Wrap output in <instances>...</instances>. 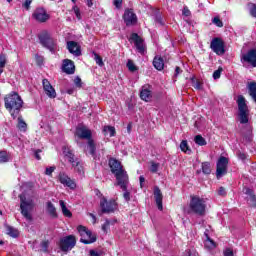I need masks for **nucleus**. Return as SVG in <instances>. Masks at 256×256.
I'll return each mask as SVG.
<instances>
[{"label": "nucleus", "instance_id": "obj_61", "mask_svg": "<svg viewBox=\"0 0 256 256\" xmlns=\"http://www.w3.org/2000/svg\"><path fill=\"white\" fill-rule=\"evenodd\" d=\"M188 256H197V252L195 250H189L188 252Z\"/></svg>", "mask_w": 256, "mask_h": 256}, {"label": "nucleus", "instance_id": "obj_19", "mask_svg": "<svg viewBox=\"0 0 256 256\" xmlns=\"http://www.w3.org/2000/svg\"><path fill=\"white\" fill-rule=\"evenodd\" d=\"M62 71L67 75H73L75 73V63L70 59L63 60Z\"/></svg>", "mask_w": 256, "mask_h": 256}, {"label": "nucleus", "instance_id": "obj_52", "mask_svg": "<svg viewBox=\"0 0 256 256\" xmlns=\"http://www.w3.org/2000/svg\"><path fill=\"white\" fill-rule=\"evenodd\" d=\"M248 201L251 203V205L256 206V197H255L254 194H251V195L249 196Z\"/></svg>", "mask_w": 256, "mask_h": 256}, {"label": "nucleus", "instance_id": "obj_45", "mask_svg": "<svg viewBox=\"0 0 256 256\" xmlns=\"http://www.w3.org/2000/svg\"><path fill=\"white\" fill-rule=\"evenodd\" d=\"M249 11H250V15H252V17L256 18V5L255 4H249Z\"/></svg>", "mask_w": 256, "mask_h": 256}, {"label": "nucleus", "instance_id": "obj_20", "mask_svg": "<svg viewBox=\"0 0 256 256\" xmlns=\"http://www.w3.org/2000/svg\"><path fill=\"white\" fill-rule=\"evenodd\" d=\"M67 49L69 53L74 55L75 57H80L81 55V47H79V44L75 41H68L67 42Z\"/></svg>", "mask_w": 256, "mask_h": 256}, {"label": "nucleus", "instance_id": "obj_30", "mask_svg": "<svg viewBox=\"0 0 256 256\" xmlns=\"http://www.w3.org/2000/svg\"><path fill=\"white\" fill-rule=\"evenodd\" d=\"M194 142L196 143V145H199L200 147H204L205 145H207V140H205V138H203V136L201 135H196L194 137Z\"/></svg>", "mask_w": 256, "mask_h": 256}, {"label": "nucleus", "instance_id": "obj_50", "mask_svg": "<svg viewBox=\"0 0 256 256\" xmlns=\"http://www.w3.org/2000/svg\"><path fill=\"white\" fill-rule=\"evenodd\" d=\"M73 11L75 13V16L77 17L78 20H81V12L79 11V7L74 6Z\"/></svg>", "mask_w": 256, "mask_h": 256}, {"label": "nucleus", "instance_id": "obj_2", "mask_svg": "<svg viewBox=\"0 0 256 256\" xmlns=\"http://www.w3.org/2000/svg\"><path fill=\"white\" fill-rule=\"evenodd\" d=\"M20 199V209L21 214L27 221H31L33 216H31V211L35 207V193L33 192H24L19 195Z\"/></svg>", "mask_w": 256, "mask_h": 256}, {"label": "nucleus", "instance_id": "obj_34", "mask_svg": "<svg viewBox=\"0 0 256 256\" xmlns=\"http://www.w3.org/2000/svg\"><path fill=\"white\" fill-rule=\"evenodd\" d=\"M202 172L204 173V175H210L211 174V163L203 162L202 163Z\"/></svg>", "mask_w": 256, "mask_h": 256}, {"label": "nucleus", "instance_id": "obj_64", "mask_svg": "<svg viewBox=\"0 0 256 256\" xmlns=\"http://www.w3.org/2000/svg\"><path fill=\"white\" fill-rule=\"evenodd\" d=\"M179 73H181V68L179 66H177L175 68V77H177V75H179Z\"/></svg>", "mask_w": 256, "mask_h": 256}, {"label": "nucleus", "instance_id": "obj_62", "mask_svg": "<svg viewBox=\"0 0 256 256\" xmlns=\"http://www.w3.org/2000/svg\"><path fill=\"white\" fill-rule=\"evenodd\" d=\"M90 256H101V254L95 250H90Z\"/></svg>", "mask_w": 256, "mask_h": 256}, {"label": "nucleus", "instance_id": "obj_31", "mask_svg": "<svg viewBox=\"0 0 256 256\" xmlns=\"http://www.w3.org/2000/svg\"><path fill=\"white\" fill-rule=\"evenodd\" d=\"M47 211L52 217H57V209L55 208V205H53V203H47Z\"/></svg>", "mask_w": 256, "mask_h": 256}, {"label": "nucleus", "instance_id": "obj_5", "mask_svg": "<svg viewBox=\"0 0 256 256\" xmlns=\"http://www.w3.org/2000/svg\"><path fill=\"white\" fill-rule=\"evenodd\" d=\"M236 103L238 105V116L240 123H242V125L249 123V106H247V100L243 97V95H239Z\"/></svg>", "mask_w": 256, "mask_h": 256}, {"label": "nucleus", "instance_id": "obj_59", "mask_svg": "<svg viewBox=\"0 0 256 256\" xmlns=\"http://www.w3.org/2000/svg\"><path fill=\"white\" fill-rule=\"evenodd\" d=\"M31 3H33V0H26L25 3H24L25 9H29Z\"/></svg>", "mask_w": 256, "mask_h": 256}, {"label": "nucleus", "instance_id": "obj_3", "mask_svg": "<svg viewBox=\"0 0 256 256\" xmlns=\"http://www.w3.org/2000/svg\"><path fill=\"white\" fill-rule=\"evenodd\" d=\"M22 107L23 100L19 94L13 93L5 97V108L7 111H9L13 119H17V117H19V113L21 112Z\"/></svg>", "mask_w": 256, "mask_h": 256}, {"label": "nucleus", "instance_id": "obj_23", "mask_svg": "<svg viewBox=\"0 0 256 256\" xmlns=\"http://www.w3.org/2000/svg\"><path fill=\"white\" fill-rule=\"evenodd\" d=\"M205 235V240H204V246L206 249H208L209 251H213V249H215L217 247V243H215V241H213V239L209 238V234H207V232L204 233Z\"/></svg>", "mask_w": 256, "mask_h": 256}, {"label": "nucleus", "instance_id": "obj_48", "mask_svg": "<svg viewBox=\"0 0 256 256\" xmlns=\"http://www.w3.org/2000/svg\"><path fill=\"white\" fill-rule=\"evenodd\" d=\"M41 248L44 253H47V249H49V241H43L41 243Z\"/></svg>", "mask_w": 256, "mask_h": 256}, {"label": "nucleus", "instance_id": "obj_25", "mask_svg": "<svg viewBox=\"0 0 256 256\" xmlns=\"http://www.w3.org/2000/svg\"><path fill=\"white\" fill-rule=\"evenodd\" d=\"M248 93L250 97L255 101L256 103V82H250L247 85Z\"/></svg>", "mask_w": 256, "mask_h": 256}, {"label": "nucleus", "instance_id": "obj_38", "mask_svg": "<svg viewBox=\"0 0 256 256\" xmlns=\"http://www.w3.org/2000/svg\"><path fill=\"white\" fill-rule=\"evenodd\" d=\"M72 167H74L75 171H77V173H79V175H83V173H84L83 163L77 161L75 163V166H72Z\"/></svg>", "mask_w": 256, "mask_h": 256}, {"label": "nucleus", "instance_id": "obj_35", "mask_svg": "<svg viewBox=\"0 0 256 256\" xmlns=\"http://www.w3.org/2000/svg\"><path fill=\"white\" fill-rule=\"evenodd\" d=\"M5 65H7V56L5 54H0V75L3 73Z\"/></svg>", "mask_w": 256, "mask_h": 256}, {"label": "nucleus", "instance_id": "obj_17", "mask_svg": "<svg viewBox=\"0 0 256 256\" xmlns=\"http://www.w3.org/2000/svg\"><path fill=\"white\" fill-rule=\"evenodd\" d=\"M58 180L62 185H64V187H69V189H75V187H77L75 181L69 178L68 175L65 174V172L59 173Z\"/></svg>", "mask_w": 256, "mask_h": 256}, {"label": "nucleus", "instance_id": "obj_44", "mask_svg": "<svg viewBox=\"0 0 256 256\" xmlns=\"http://www.w3.org/2000/svg\"><path fill=\"white\" fill-rule=\"evenodd\" d=\"M127 67L129 71H137V66H135V63H133V60H128Z\"/></svg>", "mask_w": 256, "mask_h": 256}, {"label": "nucleus", "instance_id": "obj_15", "mask_svg": "<svg viewBox=\"0 0 256 256\" xmlns=\"http://www.w3.org/2000/svg\"><path fill=\"white\" fill-rule=\"evenodd\" d=\"M32 17L39 23H45L46 21H49V14H47V11L44 8H37L34 11Z\"/></svg>", "mask_w": 256, "mask_h": 256}, {"label": "nucleus", "instance_id": "obj_16", "mask_svg": "<svg viewBox=\"0 0 256 256\" xmlns=\"http://www.w3.org/2000/svg\"><path fill=\"white\" fill-rule=\"evenodd\" d=\"M123 19L127 26L135 25L137 23V15L133 12V9H126Z\"/></svg>", "mask_w": 256, "mask_h": 256}, {"label": "nucleus", "instance_id": "obj_57", "mask_svg": "<svg viewBox=\"0 0 256 256\" xmlns=\"http://www.w3.org/2000/svg\"><path fill=\"white\" fill-rule=\"evenodd\" d=\"M243 192H244L246 195H249V197H251V195H253V190H252V189H249V188H244V189H243Z\"/></svg>", "mask_w": 256, "mask_h": 256}, {"label": "nucleus", "instance_id": "obj_4", "mask_svg": "<svg viewBox=\"0 0 256 256\" xmlns=\"http://www.w3.org/2000/svg\"><path fill=\"white\" fill-rule=\"evenodd\" d=\"M189 209L191 213H195L196 215H203L205 213V209H207V202L204 198L193 195L190 199Z\"/></svg>", "mask_w": 256, "mask_h": 256}, {"label": "nucleus", "instance_id": "obj_55", "mask_svg": "<svg viewBox=\"0 0 256 256\" xmlns=\"http://www.w3.org/2000/svg\"><path fill=\"white\" fill-rule=\"evenodd\" d=\"M74 84L76 85V87L81 88V87H82V85H81V78L76 77V78L74 79Z\"/></svg>", "mask_w": 256, "mask_h": 256}, {"label": "nucleus", "instance_id": "obj_32", "mask_svg": "<svg viewBox=\"0 0 256 256\" xmlns=\"http://www.w3.org/2000/svg\"><path fill=\"white\" fill-rule=\"evenodd\" d=\"M180 149L181 151H183L184 153H187V155H191V149H189V144L187 143L186 140H183L180 143Z\"/></svg>", "mask_w": 256, "mask_h": 256}, {"label": "nucleus", "instance_id": "obj_1", "mask_svg": "<svg viewBox=\"0 0 256 256\" xmlns=\"http://www.w3.org/2000/svg\"><path fill=\"white\" fill-rule=\"evenodd\" d=\"M109 167L113 175H115L120 189H125L126 185H129V175L127 174V171L123 169L121 162L115 158H111L109 160Z\"/></svg>", "mask_w": 256, "mask_h": 256}, {"label": "nucleus", "instance_id": "obj_8", "mask_svg": "<svg viewBox=\"0 0 256 256\" xmlns=\"http://www.w3.org/2000/svg\"><path fill=\"white\" fill-rule=\"evenodd\" d=\"M100 208L103 213H115L117 211V202L115 200L107 201V198H102Z\"/></svg>", "mask_w": 256, "mask_h": 256}, {"label": "nucleus", "instance_id": "obj_33", "mask_svg": "<svg viewBox=\"0 0 256 256\" xmlns=\"http://www.w3.org/2000/svg\"><path fill=\"white\" fill-rule=\"evenodd\" d=\"M11 159V156L6 151L0 152V163H7Z\"/></svg>", "mask_w": 256, "mask_h": 256}, {"label": "nucleus", "instance_id": "obj_21", "mask_svg": "<svg viewBox=\"0 0 256 256\" xmlns=\"http://www.w3.org/2000/svg\"><path fill=\"white\" fill-rule=\"evenodd\" d=\"M154 198L159 211H163V193L157 186L154 187Z\"/></svg>", "mask_w": 256, "mask_h": 256}, {"label": "nucleus", "instance_id": "obj_63", "mask_svg": "<svg viewBox=\"0 0 256 256\" xmlns=\"http://www.w3.org/2000/svg\"><path fill=\"white\" fill-rule=\"evenodd\" d=\"M89 217L92 218L93 223H97V217L93 213H89Z\"/></svg>", "mask_w": 256, "mask_h": 256}, {"label": "nucleus", "instance_id": "obj_24", "mask_svg": "<svg viewBox=\"0 0 256 256\" xmlns=\"http://www.w3.org/2000/svg\"><path fill=\"white\" fill-rule=\"evenodd\" d=\"M153 65L157 71H163L165 68V61L161 58V56H155L153 60Z\"/></svg>", "mask_w": 256, "mask_h": 256}, {"label": "nucleus", "instance_id": "obj_18", "mask_svg": "<svg viewBox=\"0 0 256 256\" xmlns=\"http://www.w3.org/2000/svg\"><path fill=\"white\" fill-rule=\"evenodd\" d=\"M43 89L50 99H55L57 97V92L55 91V88L51 85V82L47 79L42 80Z\"/></svg>", "mask_w": 256, "mask_h": 256}, {"label": "nucleus", "instance_id": "obj_13", "mask_svg": "<svg viewBox=\"0 0 256 256\" xmlns=\"http://www.w3.org/2000/svg\"><path fill=\"white\" fill-rule=\"evenodd\" d=\"M241 63H248L251 67H256V49H250L247 53L242 54Z\"/></svg>", "mask_w": 256, "mask_h": 256}, {"label": "nucleus", "instance_id": "obj_12", "mask_svg": "<svg viewBox=\"0 0 256 256\" xmlns=\"http://www.w3.org/2000/svg\"><path fill=\"white\" fill-rule=\"evenodd\" d=\"M210 48L216 55H225V42L221 38L212 39Z\"/></svg>", "mask_w": 256, "mask_h": 256}, {"label": "nucleus", "instance_id": "obj_58", "mask_svg": "<svg viewBox=\"0 0 256 256\" xmlns=\"http://www.w3.org/2000/svg\"><path fill=\"white\" fill-rule=\"evenodd\" d=\"M39 153H41V150H36L34 152V155H35V158L38 160V161H41V155H39Z\"/></svg>", "mask_w": 256, "mask_h": 256}, {"label": "nucleus", "instance_id": "obj_10", "mask_svg": "<svg viewBox=\"0 0 256 256\" xmlns=\"http://www.w3.org/2000/svg\"><path fill=\"white\" fill-rule=\"evenodd\" d=\"M75 135L79 139H87L89 141L93 137V132L87 126L80 124L76 127Z\"/></svg>", "mask_w": 256, "mask_h": 256}, {"label": "nucleus", "instance_id": "obj_36", "mask_svg": "<svg viewBox=\"0 0 256 256\" xmlns=\"http://www.w3.org/2000/svg\"><path fill=\"white\" fill-rule=\"evenodd\" d=\"M7 233L10 237H19V231L11 226H7Z\"/></svg>", "mask_w": 256, "mask_h": 256}, {"label": "nucleus", "instance_id": "obj_47", "mask_svg": "<svg viewBox=\"0 0 256 256\" xmlns=\"http://www.w3.org/2000/svg\"><path fill=\"white\" fill-rule=\"evenodd\" d=\"M158 169H159V164H157L155 162H152L151 167H150V171L152 173H157Z\"/></svg>", "mask_w": 256, "mask_h": 256}, {"label": "nucleus", "instance_id": "obj_26", "mask_svg": "<svg viewBox=\"0 0 256 256\" xmlns=\"http://www.w3.org/2000/svg\"><path fill=\"white\" fill-rule=\"evenodd\" d=\"M60 207L62 209V213L64 217H72L73 214L69 209H67V206L65 205V201L60 200Z\"/></svg>", "mask_w": 256, "mask_h": 256}, {"label": "nucleus", "instance_id": "obj_39", "mask_svg": "<svg viewBox=\"0 0 256 256\" xmlns=\"http://www.w3.org/2000/svg\"><path fill=\"white\" fill-rule=\"evenodd\" d=\"M65 157L66 159H68L69 163H72V166H75V163L78 161L77 159H75V155L71 152H68Z\"/></svg>", "mask_w": 256, "mask_h": 256}, {"label": "nucleus", "instance_id": "obj_41", "mask_svg": "<svg viewBox=\"0 0 256 256\" xmlns=\"http://www.w3.org/2000/svg\"><path fill=\"white\" fill-rule=\"evenodd\" d=\"M94 60L99 65V67H103V65H105V63H103V58H101V56H99L97 53H94Z\"/></svg>", "mask_w": 256, "mask_h": 256}, {"label": "nucleus", "instance_id": "obj_49", "mask_svg": "<svg viewBox=\"0 0 256 256\" xmlns=\"http://www.w3.org/2000/svg\"><path fill=\"white\" fill-rule=\"evenodd\" d=\"M54 171H55V166L48 167L45 170V175H48L49 177H51Z\"/></svg>", "mask_w": 256, "mask_h": 256}, {"label": "nucleus", "instance_id": "obj_46", "mask_svg": "<svg viewBox=\"0 0 256 256\" xmlns=\"http://www.w3.org/2000/svg\"><path fill=\"white\" fill-rule=\"evenodd\" d=\"M222 71H223V68H219L218 70H215L213 73V79H220Z\"/></svg>", "mask_w": 256, "mask_h": 256}, {"label": "nucleus", "instance_id": "obj_7", "mask_svg": "<svg viewBox=\"0 0 256 256\" xmlns=\"http://www.w3.org/2000/svg\"><path fill=\"white\" fill-rule=\"evenodd\" d=\"M39 40L41 45L44 46L46 49H49L51 53H55V51H57V40L53 39L49 32H42L39 35Z\"/></svg>", "mask_w": 256, "mask_h": 256}, {"label": "nucleus", "instance_id": "obj_22", "mask_svg": "<svg viewBox=\"0 0 256 256\" xmlns=\"http://www.w3.org/2000/svg\"><path fill=\"white\" fill-rule=\"evenodd\" d=\"M152 94H151V90L149 89V86H143L142 90L140 92V98L142 99V101H151L152 98Z\"/></svg>", "mask_w": 256, "mask_h": 256}, {"label": "nucleus", "instance_id": "obj_53", "mask_svg": "<svg viewBox=\"0 0 256 256\" xmlns=\"http://www.w3.org/2000/svg\"><path fill=\"white\" fill-rule=\"evenodd\" d=\"M113 4L117 9H121V5H123V0H114Z\"/></svg>", "mask_w": 256, "mask_h": 256}, {"label": "nucleus", "instance_id": "obj_11", "mask_svg": "<svg viewBox=\"0 0 256 256\" xmlns=\"http://www.w3.org/2000/svg\"><path fill=\"white\" fill-rule=\"evenodd\" d=\"M77 243V240L75 239V236L69 235L60 240V249L62 251H71L73 247H75Z\"/></svg>", "mask_w": 256, "mask_h": 256}, {"label": "nucleus", "instance_id": "obj_14", "mask_svg": "<svg viewBox=\"0 0 256 256\" xmlns=\"http://www.w3.org/2000/svg\"><path fill=\"white\" fill-rule=\"evenodd\" d=\"M130 43H134L138 53H145V44L143 43V38L137 33H133L129 39Z\"/></svg>", "mask_w": 256, "mask_h": 256}, {"label": "nucleus", "instance_id": "obj_51", "mask_svg": "<svg viewBox=\"0 0 256 256\" xmlns=\"http://www.w3.org/2000/svg\"><path fill=\"white\" fill-rule=\"evenodd\" d=\"M218 195H220V197H225V195H227V191L225 190V188L223 186H221L218 189Z\"/></svg>", "mask_w": 256, "mask_h": 256}, {"label": "nucleus", "instance_id": "obj_29", "mask_svg": "<svg viewBox=\"0 0 256 256\" xmlns=\"http://www.w3.org/2000/svg\"><path fill=\"white\" fill-rule=\"evenodd\" d=\"M104 135L109 137H115V127L113 126H104L103 128Z\"/></svg>", "mask_w": 256, "mask_h": 256}, {"label": "nucleus", "instance_id": "obj_42", "mask_svg": "<svg viewBox=\"0 0 256 256\" xmlns=\"http://www.w3.org/2000/svg\"><path fill=\"white\" fill-rule=\"evenodd\" d=\"M192 87H194V89H197L198 91H200V89H203V85L199 82V80L195 79H192Z\"/></svg>", "mask_w": 256, "mask_h": 256}, {"label": "nucleus", "instance_id": "obj_37", "mask_svg": "<svg viewBox=\"0 0 256 256\" xmlns=\"http://www.w3.org/2000/svg\"><path fill=\"white\" fill-rule=\"evenodd\" d=\"M88 149H89V153L90 155H95V141L92 140V138L90 140H88Z\"/></svg>", "mask_w": 256, "mask_h": 256}, {"label": "nucleus", "instance_id": "obj_60", "mask_svg": "<svg viewBox=\"0 0 256 256\" xmlns=\"http://www.w3.org/2000/svg\"><path fill=\"white\" fill-rule=\"evenodd\" d=\"M139 181H140V187H141V189H143V183H145V177L140 176Z\"/></svg>", "mask_w": 256, "mask_h": 256}, {"label": "nucleus", "instance_id": "obj_9", "mask_svg": "<svg viewBox=\"0 0 256 256\" xmlns=\"http://www.w3.org/2000/svg\"><path fill=\"white\" fill-rule=\"evenodd\" d=\"M227 165H229V159L221 156L217 162L216 177L221 179L223 175H227Z\"/></svg>", "mask_w": 256, "mask_h": 256}, {"label": "nucleus", "instance_id": "obj_56", "mask_svg": "<svg viewBox=\"0 0 256 256\" xmlns=\"http://www.w3.org/2000/svg\"><path fill=\"white\" fill-rule=\"evenodd\" d=\"M238 158L241 159V161H245V159H247V154L238 152Z\"/></svg>", "mask_w": 256, "mask_h": 256}, {"label": "nucleus", "instance_id": "obj_6", "mask_svg": "<svg viewBox=\"0 0 256 256\" xmlns=\"http://www.w3.org/2000/svg\"><path fill=\"white\" fill-rule=\"evenodd\" d=\"M77 231L81 236L80 241L84 243V245H91V243H95L97 241V236L91 232V230L87 229V227L80 225L77 227Z\"/></svg>", "mask_w": 256, "mask_h": 256}, {"label": "nucleus", "instance_id": "obj_27", "mask_svg": "<svg viewBox=\"0 0 256 256\" xmlns=\"http://www.w3.org/2000/svg\"><path fill=\"white\" fill-rule=\"evenodd\" d=\"M116 223H117V220L106 219L104 224L102 225V231H104V233H107L111 225H115Z\"/></svg>", "mask_w": 256, "mask_h": 256}, {"label": "nucleus", "instance_id": "obj_28", "mask_svg": "<svg viewBox=\"0 0 256 256\" xmlns=\"http://www.w3.org/2000/svg\"><path fill=\"white\" fill-rule=\"evenodd\" d=\"M17 127H18L19 131H22L23 133H25V131H27V123L25 122V120H23V117H21V116L18 117Z\"/></svg>", "mask_w": 256, "mask_h": 256}, {"label": "nucleus", "instance_id": "obj_40", "mask_svg": "<svg viewBox=\"0 0 256 256\" xmlns=\"http://www.w3.org/2000/svg\"><path fill=\"white\" fill-rule=\"evenodd\" d=\"M127 185H129V184H126L125 189L124 188H121V189H122V191H124L123 197H124L125 201L128 202V201H131V192H129V190H127Z\"/></svg>", "mask_w": 256, "mask_h": 256}, {"label": "nucleus", "instance_id": "obj_43", "mask_svg": "<svg viewBox=\"0 0 256 256\" xmlns=\"http://www.w3.org/2000/svg\"><path fill=\"white\" fill-rule=\"evenodd\" d=\"M212 23L216 25V27H223V21H221L219 16L214 17Z\"/></svg>", "mask_w": 256, "mask_h": 256}, {"label": "nucleus", "instance_id": "obj_54", "mask_svg": "<svg viewBox=\"0 0 256 256\" xmlns=\"http://www.w3.org/2000/svg\"><path fill=\"white\" fill-rule=\"evenodd\" d=\"M224 256H233V250L230 248H226L224 250Z\"/></svg>", "mask_w": 256, "mask_h": 256}]
</instances>
